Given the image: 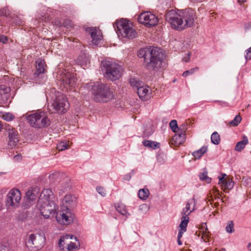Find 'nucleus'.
Listing matches in <instances>:
<instances>
[{"label": "nucleus", "mask_w": 251, "mask_h": 251, "mask_svg": "<svg viewBox=\"0 0 251 251\" xmlns=\"http://www.w3.org/2000/svg\"><path fill=\"white\" fill-rule=\"evenodd\" d=\"M195 14L190 8L184 10H171L165 15L166 21L171 26L177 30L191 27L194 23Z\"/></svg>", "instance_id": "f257e3e1"}, {"label": "nucleus", "mask_w": 251, "mask_h": 251, "mask_svg": "<svg viewBox=\"0 0 251 251\" xmlns=\"http://www.w3.org/2000/svg\"><path fill=\"white\" fill-rule=\"evenodd\" d=\"M138 56L144 58L143 65L149 71H155L161 68L164 58V54L161 50L155 47H149L140 50Z\"/></svg>", "instance_id": "f03ea898"}, {"label": "nucleus", "mask_w": 251, "mask_h": 251, "mask_svg": "<svg viewBox=\"0 0 251 251\" xmlns=\"http://www.w3.org/2000/svg\"><path fill=\"white\" fill-rule=\"evenodd\" d=\"M76 205V198L74 195H66L62 200L60 210L56 214L57 221L64 225H68L72 223L75 217L73 210Z\"/></svg>", "instance_id": "7ed1b4c3"}, {"label": "nucleus", "mask_w": 251, "mask_h": 251, "mask_svg": "<svg viewBox=\"0 0 251 251\" xmlns=\"http://www.w3.org/2000/svg\"><path fill=\"white\" fill-rule=\"evenodd\" d=\"M92 98L97 102L106 103L114 98L113 90L109 85L97 82L92 86Z\"/></svg>", "instance_id": "20e7f679"}, {"label": "nucleus", "mask_w": 251, "mask_h": 251, "mask_svg": "<svg viewBox=\"0 0 251 251\" xmlns=\"http://www.w3.org/2000/svg\"><path fill=\"white\" fill-rule=\"evenodd\" d=\"M101 68L104 76L111 81L119 79L121 77L123 71L121 65L109 60L102 61Z\"/></svg>", "instance_id": "39448f33"}, {"label": "nucleus", "mask_w": 251, "mask_h": 251, "mask_svg": "<svg viewBox=\"0 0 251 251\" xmlns=\"http://www.w3.org/2000/svg\"><path fill=\"white\" fill-rule=\"evenodd\" d=\"M116 25L115 30L119 36L127 39H133L136 37L137 33L133 28L131 23L128 21L123 19L117 22Z\"/></svg>", "instance_id": "423d86ee"}, {"label": "nucleus", "mask_w": 251, "mask_h": 251, "mask_svg": "<svg viewBox=\"0 0 251 251\" xmlns=\"http://www.w3.org/2000/svg\"><path fill=\"white\" fill-rule=\"evenodd\" d=\"M46 240L44 234L31 233L27 236L26 245L31 251H38L44 247Z\"/></svg>", "instance_id": "0eeeda50"}, {"label": "nucleus", "mask_w": 251, "mask_h": 251, "mask_svg": "<svg viewBox=\"0 0 251 251\" xmlns=\"http://www.w3.org/2000/svg\"><path fill=\"white\" fill-rule=\"evenodd\" d=\"M54 97H52L53 102L51 106L54 112L58 113H65L69 108V103L65 95L54 91Z\"/></svg>", "instance_id": "6e6552de"}, {"label": "nucleus", "mask_w": 251, "mask_h": 251, "mask_svg": "<svg viewBox=\"0 0 251 251\" xmlns=\"http://www.w3.org/2000/svg\"><path fill=\"white\" fill-rule=\"evenodd\" d=\"M41 215L46 219L49 218L51 216H53L56 214L58 206L54 201L48 202H44L43 203L37 204Z\"/></svg>", "instance_id": "1a4fd4ad"}, {"label": "nucleus", "mask_w": 251, "mask_h": 251, "mask_svg": "<svg viewBox=\"0 0 251 251\" xmlns=\"http://www.w3.org/2000/svg\"><path fill=\"white\" fill-rule=\"evenodd\" d=\"M21 199V194L18 189H12L6 196V205L8 207H16L18 206Z\"/></svg>", "instance_id": "9d476101"}, {"label": "nucleus", "mask_w": 251, "mask_h": 251, "mask_svg": "<svg viewBox=\"0 0 251 251\" xmlns=\"http://www.w3.org/2000/svg\"><path fill=\"white\" fill-rule=\"evenodd\" d=\"M138 21L147 27L153 26L157 25L158 19L155 15L150 12L141 14L138 18Z\"/></svg>", "instance_id": "9b49d317"}, {"label": "nucleus", "mask_w": 251, "mask_h": 251, "mask_svg": "<svg viewBox=\"0 0 251 251\" xmlns=\"http://www.w3.org/2000/svg\"><path fill=\"white\" fill-rule=\"evenodd\" d=\"M54 199V196L51 190L50 189H44L40 195L38 202L39 203H43L44 202L47 203L48 202L53 201V199Z\"/></svg>", "instance_id": "f8f14e48"}, {"label": "nucleus", "mask_w": 251, "mask_h": 251, "mask_svg": "<svg viewBox=\"0 0 251 251\" xmlns=\"http://www.w3.org/2000/svg\"><path fill=\"white\" fill-rule=\"evenodd\" d=\"M86 31L89 33L92 39V43L98 45L102 39V36L100 31H98L96 27H89L86 28Z\"/></svg>", "instance_id": "ddd939ff"}, {"label": "nucleus", "mask_w": 251, "mask_h": 251, "mask_svg": "<svg viewBox=\"0 0 251 251\" xmlns=\"http://www.w3.org/2000/svg\"><path fill=\"white\" fill-rule=\"evenodd\" d=\"M19 141L18 134L15 129H9L8 131V146L11 148L15 147Z\"/></svg>", "instance_id": "4468645a"}, {"label": "nucleus", "mask_w": 251, "mask_h": 251, "mask_svg": "<svg viewBox=\"0 0 251 251\" xmlns=\"http://www.w3.org/2000/svg\"><path fill=\"white\" fill-rule=\"evenodd\" d=\"M61 79L65 86H72L75 82L74 75L70 72H67L63 75Z\"/></svg>", "instance_id": "2eb2a0df"}, {"label": "nucleus", "mask_w": 251, "mask_h": 251, "mask_svg": "<svg viewBox=\"0 0 251 251\" xmlns=\"http://www.w3.org/2000/svg\"><path fill=\"white\" fill-rule=\"evenodd\" d=\"M41 116V112H36L32 114L29 115L27 117L30 125L35 128H37L38 121H39Z\"/></svg>", "instance_id": "dca6fc26"}, {"label": "nucleus", "mask_w": 251, "mask_h": 251, "mask_svg": "<svg viewBox=\"0 0 251 251\" xmlns=\"http://www.w3.org/2000/svg\"><path fill=\"white\" fill-rule=\"evenodd\" d=\"M50 121L45 115L44 112H41L39 121H38V128H44L50 126Z\"/></svg>", "instance_id": "f3484780"}, {"label": "nucleus", "mask_w": 251, "mask_h": 251, "mask_svg": "<svg viewBox=\"0 0 251 251\" xmlns=\"http://www.w3.org/2000/svg\"><path fill=\"white\" fill-rule=\"evenodd\" d=\"M69 239H75V240L76 241L78 242V240H77V239L76 237H74L72 235L66 234L65 236L61 237L59 241L58 246L61 250L64 251V245H65V244L67 245V241L66 240H68Z\"/></svg>", "instance_id": "a211bd4d"}, {"label": "nucleus", "mask_w": 251, "mask_h": 251, "mask_svg": "<svg viewBox=\"0 0 251 251\" xmlns=\"http://www.w3.org/2000/svg\"><path fill=\"white\" fill-rule=\"evenodd\" d=\"M149 87L147 86H144L143 84L137 89V94L140 98L144 101L147 100L146 96L149 93Z\"/></svg>", "instance_id": "6ab92c4d"}, {"label": "nucleus", "mask_w": 251, "mask_h": 251, "mask_svg": "<svg viewBox=\"0 0 251 251\" xmlns=\"http://www.w3.org/2000/svg\"><path fill=\"white\" fill-rule=\"evenodd\" d=\"M186 139V134L184 133L178 132L173 137V140L177 144H181L184 142Z\"/></svg>", "instance_id": "aec40b11"}, {"label": "nucleus", "mask_w": 251, "mask_h": 251, "mask_svg": "<svg viewBox=\"0 0 251 251\" xmlns=\"http://www.w3.org/2000/svg\"><path fill=\"white\" fill-rule=\"evenodd\" d=\"M46 66L45 62L44 60L39 59L37 61L36 72L35 75H39L40 74H43L45 72V67Z\"/></svg>", "instance_id": "412c9836"}, {"label": "nucleus", "mask_w": 251, "mask_h": 251, "mask_svg": "<svg viewBox=\"0 0 251 251\" xmlns=\"http://www.w3.org/2000/svg\"><path fill=\"white\" fill-rule=\"evenodd\" d=\"M207 147L203 146L199 150L194 151L192 154L195 159H199L207 151Z\"/></svg>", "instance_id": "4be33fe9"}, {"label": "nucleus", "mask_w": 251, "mask_h": 251, "mask_svg": "<svg viewBox=\"0 0 251 251\" xmlns=\"http://www.w3.org/2000/svg\"><path fill=\"white\" fill-rule=\"evenodd\" d=\"M248 143V139L247 137H244L243 140L241 141L238 142L235 147V150L237 151H240L244 149L246 145Z\"/></svg>", "instance_id": "5701e85b"}, {"label": "nucleus", "mask_w": 251, "mask_h": 251, "mask_svg": "<svg viewBox=\"0 0 251 251\" xmlns=\"http://www.w3.org/2000/svg\"><path fill=\"white\" fill-rule=\"evenodd\" d=\"M88 57L86 54L79 55L77 59L76 62L81 66L86 67L88 61Z\"/></svg>", "instance_id": "b1692460"}, {"label": "nucleus", "mask_w": 251, "mask_h": 251, "mask_svg": "<svg viewBox=\"0 0 251 251\" xmlns=\"http://www.w3.org/2000/svg\"><path fill=\"white\" fill-rule=\"evenodd\" d=\"M189 221V218H182L181 222L179 226V229L178 232H181V233H184L186 231L188 223Z\"/></svg>", "instance_id": "393cba45"}, {"label": "nucleus", "mask_w": 251, "mask_h": 251, "mask_svg": "<svg viewBox=\"0 0 251 251\" xmlns=\"http://www.w3.org/2000/svg\"><path fill=\"white\" fill-rule=\"evenodd\" d=\"M150 195L149 190L147 188L140 189L138 192L139 198L143 200H147Z\"/></svg>", "instance_id": "a878e982"}, {"label": "nucleus", "mask_w": 251, "mask_h": 251, "mask_svg": "<svg viewBox=\"0 0 251 251\" xmlns=\"http://www.w3.org/2000/svg\"><path fill=\"white\" fill-rule=\"evenodd\" d=\"M143 145L147 147L151 148L152 149H155L157 148H159V144L149 140H144L142 142Z\"/></svg>", "instance_id": "bb28decb"}, {"label": "nucleus", "mask_w": 251, "mask_h": 251, "mask_svg": "<svg viewBox=\"0 0 251 251\" xmlns=\"http://www.w3.org/2000/svg\"><path fill=\"white\" fill-rule=\"evenodd\" d=\"M196 204V200L194 197H193V198L188 200L186 203V207L184 208H185L186 210H189L190 211L192 210V208H194L195 210Z\"/></svg>", "instance_id": "cd10ccee"}, {"label": "nucleus", "mask_w": 251, "mask_h": 251, "mask_svg": "<svg viewBox=\"0 0 251 251\" xmlns=\"http://www.w3.org/2000/svg\"><path fill=\"white\" fill-rule=\"evenodd\" d=\"M11 17V19L9 21H10L12 24L19 25H23V21L20 17L15 14H13V15H12Z\"/></svg>", "instance_id": "c85d7f7f"}, {"label": "nucleus", "mask_w": 251, "mask_h": 251, "mask_svg": "<svg viewBox=\"0 0 251 251\" xmlns=\"http://www.w3.org/2000/svg\"><path fill=\"white\" fill-rule=\"evenodd\" d=\"M80 247V243H75L72 242H70L67 244V249L68 251H75Z\"/></svg>", "instance_id": "c756f323"}, {"label": "nucleus", "mask_w": 251, "mask_h": 251, "mask_svg": "<svg viewBox=\"0 0 251 251\" xmlns=\"http://www.w3.org/2000/svg\"><path fill=\"white\" fill-rule=\"evenodd\" d=\"M211 142L215 145H218L220 143V136L216 131L214 132L211 136Z\"/></svg>", "instance_id": "7c9ffc66"}, {"label": "nucleus", "mask_w": 251, "mask_h": 251, "mask_svg": "<svg viewBox=\"0 0 251 251\" xmlns=\"http://www.w3.org/2000/svg\"><path fill=\"white\" fill-rule=\"evenodd\" d=\"M129 82L133 87H135L137 89L143 84L142 82L140 81L137 78L134 77L130 78Z\"/></svg>", "instance_id": "2f4dec72"}, {"label": "nucleus", "mask_w": 251, "mask_h": 251, "mask_svg": "<svg viewBox=\"0 0 251 251\" xmlns=\"http://www.w3.org/2000/svg\"><path fill=\"white\" fill-rule=\"evenodd\" d=\"M69 147V144L68 142L62 141L60 142L57 145V149L60 151H63L67 149Z\"/></svg>", "instance_id": "473e14b6"}, {"label": "nucleus", "mask_w": 251, "mask_h": 251, "mask_svg": "<svg viewBox=\"0 0 251 251\" xmlns=\"http://www.w3.org/2000/svg\"><path fill=\"white\" fill-rule=\"evenodd\" d=\"M116 209L122 215H126L127 213L126 206L123 204H118L116 206Z\"/></svg>", "instance_id": "72a5a7b5"}, {"label": "nucleus", "mask_w": 251, "mask_h": 251, "mask_svg": "<svg viewBox=\"0 0 251 251\" xmlns=\"http://www.w3.org/2000/svg\"><path fill=\"white\" fill-rule=\"evenodd\" d=\"M234 185V182L232 180H230L228 179V180H226L225 181V183H224V185H223V187L225 189H231Z\"/></svg>", "instance_id": "f704fd0d"}, {"label": "nucleus", "mask_w": 251, "mask_h": 251, "mask_svg": "<svg viewBox=\"0 0 251 251\" xmlns=\"http://www.w3.org/2000/svg\"><path fill=\"white\" fill-rule=\"evenodd\" d=\"M226 230L227 233H231L234 231V223L233 221H229L226 227Z\"/></svg>", "instance_id": "c9c22d12"}, {"label": "nucleus", "mask_w": 251, "mask_h": 251, "mask_svg": "<svg viewBox=\"0 0 251 251\" xmlns=\"http://www.w3.org/2000/svg\"><path fill=\"white\" fill-rule=\"evenodd\" d=\"M170 127L173 132H178V129L179 128L177 126V121L176 120H173L170 122Z\"/></svg>", "instance_id": "e433bc0d"}, {"label": "nucleus", "mask_w": 251, "mask_h": 251, "mask_svg": "<svg viewBox=\"0 0 251 251\" xmlns=\"http://www.w3.org/2000/svg\"><path fill=\"white\" fill-rule=\"evenodd\" d=\"M242 118L240 115H236L234 119L229 122V124L233 126H237L241 121Z\"/></svg>", "instance_id": "4c0bfd02"}, {"label": "nucleus", "mask_w": 251, "mask_h": 251, "mask_svg": "<svg viewBox=\"0 0 251 251\" xmlns=\"http://www.w3.org/2000/svg\"><path fill=\"white\" fill-rule=\"evenodd\" d=\"M200 179L202 181H205L207 183L211 182V178L209 177L207 175V173H202L200 175Z\"/></svg>", "instance_id": "58836bf2"}, {"label": "nucleus", "mask_w": 251, "mask_h": 251, "mask_svg": "<svg viewBox=\"0 0 251 251\" xmlns=\"http://www.w3.org/2000/svg\"><path fill=\"white\" fill-rule=\"evenodd\" d=\"M201 232H202L203 236H204L206 237V238H208L209 236V232L208 231V228L206 226V223H203L201 225Z\"/></svg>", "instance_id": "ea45409f"}, {"label": "nucleus", "mask_w": 251, "mask_h": 251, "mask_svg": "<svg viewBox=\"0 0 251 251\" xmlns=\"http://www.w3.org/2000/svg\"><path fill=\"white\" fill-rule=\"evenodd\" d=\"M198 67H195L189 70L186 71L183 73L182 76L183 77H186L189 75H191L193 74H194L195 72H196L197 70H198Z\"/></svg>", "instance_id": "a19ab883"}, {"label": "nucleus", "mask_w": 251, "mask_h": 251, "mask_svg": "<svg viewBox=\"0 0 251 251\" xmlns=\"http://www.w3.org/2000/svg\"><path fill=\"white\" fill-rule=\"evenodd\" d=\"M194 211V208H192V210H191V211H190L189 210H186V209L185 208H183V210H182V211L181 212V214H182V218H185V219H186V218H189V215L190 214V213L191 212H192L193 211Z\"/></svg>", "instance_id": "79ce46f5"}, {"label": "nucleus", "mask_w": 251, "mask_h": 251, "mask_svg": "<svg viewBox=\"0 0 251 251\" xmlns=\"http://www.w3.org/2000/svg\"><path fill=\"white\" fill-rule=\"evenodd\" d=\"M2 118L7 121H11L15 118V117L11 113H6L2 115Z\"/></svg>", "instance_id": "37998d69"}, {"label": "nucleus", "mask_w": 251, "mask_h": 251, "mask_svg": "<svg viewBox=\"0 0 251 251\" xmlns=\"http://www.w3.org/2000/svg\"><path fill=\"white\" fill-rule=\"evenodd\" d=\"M14 14L10 13L6 8H4L2 11V15L5 17L6 18L10 21L11 19L12 15H13Z\"/></svg>", "instance_id": "c03bdc74"}, {"label": "nucleus", "mask_w": 251, "mask_h": 251, "mask_svg": "<svg viewBox=\"0 0 251 251\" xmlns=\"http://www.w3.org/2000/svg\"><path fill=\"white\" fill-rule=\"evenodd\" d=\"M98 193L101 195L102 197H105L106 195V191L103 187L101 186H98L96 188Z\"/></svg>", "instance_id": "a18cd8bd"}, {"label": "nucleus", "mask_w": 251, "mask_h": 251, "mask_svg": "<svg viewBox=\"0 0 251 251\" xmlns=\"http://www.w3.org/2000/svg\"><path fill=\"white\" fill-rule=\"evenodd\" d=\"M178 132H180L182 133H185L186 130L187 129V124L186 123H184L180 125L179 127H178Z\"/></svg>", "instance_id": "49530a36"}, {"label": "nucleus", "mask_w": 251, "mask_h": 251, "mask_svg": "<svg viewBox=\"0 0 251 251\" xmlns=\"http://www.w3.org/2000/svg\"><path fill=\"white\" fill-rule=\"evenodd\" d=\"M26 197L29 200H33L35 199V195L34 193L32 192V191H28L26 193Z\"/></svg>", "instance_id": "de8ad7c7"}, {"label": "nucleus", "mask_w": 251, "mask_h": 251, "mask_svg": "<svg viewBox=\"0 0 251 251\" xmlns=\"http://www.w3.org/2000/svg\"><path fill=\"white\" fill-rule=\"evenodd\" d=\"M246 54L245 55V57L246 60H251V47L247 49L246 51Z\"/></svg>", "instance_id": "09e8293b"}, {"label": "nucleus", "mask_w": 251, "mask_h": 251, "mask_svg": "<svg viewBox=\"0 0 251 251\" xmlns=\"http://www.w3.org/2000/svg\"><path fill=\"white\" fill-rule=\"evenodd\" d=\"M139 210L141 211L146 212L149 210V207L147 204H143L139 206Z\"/></svg>", "instance_id": "8fccbe9b"}, {"label": "nucleus", "mask_w": 251, "mask_h": 251, "mask_svg": "<svg viewBox=\"0 0 251 251\" xmlns=\"http://www.w3.org/2000/svg\"><path fill=\"white\" fill-rule=\"evenodd\" d=\"M63 26L68 28L69 27L72 26V22L69 20H66L64 21L62 24Z\"/></svg>", "instance_id": "3c124183"}, {"label": "nucleus", "mask_w": 251, "mask_h": 251, "mask_svg": "<svg viewBox=\"0 0 251 251\" xmlns=\"http://www.w3.org/2000/svg\"><path fill=\"white\" fill-rule=\"evenodd\" d=\"M8 41V38L3 35L0 34V42L3 44L6 43Z\"/></svg>", "instance_id": "603ef678"}, {"label": "nucleus", "mask_w": 251, "mask_h": 251, "mask_svg": "<svg viewBox=\"0 0 251 251\" xmlns=\"http://www.w3.org/2000/svg\"><path fill=\"white\" fill-rule=\"evenodd\" d=\"M226 176L225 174H223V176L219 178V184H222V186L224 185V183H225L226 180L225 179V176Z\"/></svg>", "instance_id": "864d4df0"}, {"label": "nucleus", "mask_w": 251, "mask_h": 251, "mask_svg": "<svg viewBox=\"0 0 251 251\" xmlns=\"http://www.w3.org/2000/svg\"><path fill=\"white\" fill-rule=\"evenodd\" d=\"M183 233H181V232H178V235H177V243L179 245H181L182 244V243L180 240L182 236Z\"/></svg>", "instance_id": "5fc2aeb1"}, {"label": "nucleus", "mask_w": 251, "mask_h": 251, "mask_svg": "<svg viewBox=\"0 0 251 251\" xmlns=\"http://www.w3.org/2000/svg\"><path fill=\"white\" fill-rule=\"evenodd\" d=\"M0 251H10L9 248L6 246L0 245Z\"/></svg>", "instance_id": "6e6d98bb"}, {"label": "nucleus", "mask_w": 251, "mask_h": 251, "mask_svg": "<svg viewBox=\"0 0 251 251\" xmlns=\"http://www.w3.org/2000/svg\"><path fill=\"white\" fill-rule=\"evenodd\" d=\"M244 28L246 30L250 29L251 28V22L245 24Z\"/></svg>", "instance_id": "4d7b16f0"}, {"label": "nucleus", "mask_w": 251, "mask_h": 251, "mask_svg": "<svg viewBox=\"0 0 251 251\" xmlns=\"http://www.w3.org/2000/svg\"><path fill=\"white\" fill-rule=\"evenodd\" d=\"M14 159L15 161H20L22 160V155L21 154H17L14 156Z\"/></svg>", "instance_id": "13d9d810"}, {"label": "nucleus", "mask_w": 251, "mask_h": 251, "mask_svg": "<svg viewBox=\"0 0 251 251\" xmlns=\"http://www.w3.org/2000/svg\"><path fill=\"white\" fill-rule=\"evenodd\" d=\"M131 177V175L130 174H127L125 175L124 177L125 180H129Z\"/></svg>", "instance_id": "bf43d9fd"}, {"label": "nucleus", "mask_w": 251, "mask_h": 251, "mask_svg": "<svg viewBox=\"0 0 251 251\" xmlns=\"http://www.w3.org/2000/svg\"><path fill=\"white\" fill-rule=\"evenodd\" d=\"M190 55L189 53H188L187 54V57H184V58H183V60L185 62H188L189 60H190Z\"/></svg>", "instance_id": "052dcab7"}, {"label": "nucleus", "mask_w": 251, "mask_h": 251, "mask_svg": "<svg viewBox=\"0 0 251 251\" xmlns=\"http://www.w3.org/2000/svg\"><path fill=\"white\" fill-rule=\"evenodd\" d=\"M55 25H57V26H59V27L61 26L62 25H63L62 24H61V23L60 21H56L55 22Z\"/></svg>", "instance_id": "680f3d73"}, {"label": "nucleus", "mask_w": 251, "mask_h": 251, "mask_svg": "<svg viewBox=\"0 0 251 251\" xmlns=\"http://www.w3.org/2000/svg\"><path fill=\"white\" fill-rule=\"evenodd\" d=\"M220 105H221L222 106H227V103L226 102L220 101Z\"/></svg>", "instance_id": "e2e57ef3"}, {"label": "nucleus", "mask_w": 251, "mask_h": 251, "mask_svg": "<svg viewBox=\"0 0 251 251\" xmlns=\"http://www.w3.org/2000/svg\"><path fill=\"white\" fill-rule=\"evenodd\" d=\"M248 249L249 251H251V243H249L248 245Z\"/></svg>", "instance_id": "0e129e2a"}, {"label": "nucleus", "mask_w": 251, "mask_h": 251, "mask_svg": "<svg viewBox=\"0 0 251 251\" xmlns=\"http://www.w3.org/2000/svg\"><path fill=\"white\" fill-rule=\"evenodd\" d=\"M157 161L158 162H160V163H162V160L160 159V158L159 157H157Z\"/></svg>", "instance_id": "69168bd1"}, {"label": "nucleus", "mask_w": 251, "mask_h": 251, "mask_svg": "<svg viewBox=\"0 0 251 251\" xmlns=\"http://www.w3.org/2000/svg\"><path fill=\"white\" fill-rule=\"evenodd\" d=\"M246 0H238V2L239 3H244L246 1Z\"/></svg>", "instance_id": "338daca9"}, {"label": "nucleus", "mask_w": 251, "mask_h": 251, "mask_svg": "<svg viewBox=\"0 0 251 251\" xmlns=\"http://www.w3.org/2000/svg\"><path fill=\"white\" fill-rule=\"evenodd\" d=\"M134 173H135L134 170H132L131 171V172L129 174H130L131 175H131H133L134 174Z\"/></svg>", "instance_id": "774afa93"}]
</instances>
